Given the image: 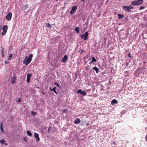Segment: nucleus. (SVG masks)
<instances>
[{
  "mask_svg": "<svg viewBox=\"0 0 147 147\" xmlns=\"http://www.w3.org/2000/svg\"><path fill=\"white\" fill-rule=\"evenodd\" d=\"M82 2H84L85 0H81Z\"/></svg>",
  "mask_w": 147,
  "mask_h": 147,
  "instance_id": "e433bc0d",
  "label": "nucleus"
},
{
  "mask_svg": "<svg viewBox=\"0 0 147 147\" xmlns=\"http://www.w3.org/2000/svg\"><path fill=\"white\" fill-rule=\"evenodd\" d=\"M12 16V13L11 12H9L6 17V19L7 21H10L11 19Z\"/></svg>",
  "mask_w": 147,
  "mask_h": 147,
  "instance_id": "0eeeda50",
  "label": "nucleus"
},
{
  "mask_svg": "<svg viewBox=\"0 0 147 147\" xmlns=\"http://www.w3.org/2000/svg\"><path fill=\"white\" fill-rule=\"evenodd\" d=\"M23 140L24 141H26V140H27L25 138H24L23 139Z\"/></svg>",
  "mask_w": 147,
  "mask_h": 147,
  "instance_id": "2f4dec72",
  "label": "nucleus"
},
{
  "mask_svg": "<svg viewBox=\"0 0 147 147\" xmlns=\"http://www.w3.org/2000/svg\"><path fill=\"white\" fill-rule=\"evenodd\" d=\"M77 9V7L75 5L72 7V9L70 12V14L71 15H73L76 11Z\"/></svg>",
  "mask_w": 147,
  "mask_h": 147,
  "instance_id": "423d86ee",
  "label": "nucleus"
},
{
  "mask_svg": "<svg viewBox=\"0 0 147 147\" xmlns=\"http://www.w3.org/2000/svg\"><path fill=\"white\" fill-rule=\"evenodd\" d=\"M4 144H5V146H6L8 145V144L6 143H4Z\"/></svg>",
  "mask_w": 147,
  "mask_h": 147,
  "instance_id": "473e14b6",
  "label": "nucleus"
},
{
  "mask_svg": "<svg viewBox=\"0 0 147 147\" xmlns=\"http://www.w3.org/2000/svg\"><path fill=\"white\" fill-rule=\"evenodd\" d=\"M5 142V140L3 139H1L0 140V142L1 144H4Z\"/></svg>",
  "mask_w": 147,
  "mask_h": 147,
  "instance_id": "5701e85b",
  "label": "nucleus"
},
{
  "mask_svg": "<svg viewBox=\"0 0 147 147\" xmlns=\"http://www.w3.org/2000/svg\"><path fill=\"white\" fill-rule=\"evenodd\" d=\"M16 76H13L11 78V82L12 84H14L16 81Z\"/></svg>",
  "mask_w": 147,
  "mask_h": 147,
  "instance_id": "f8f14e48",
  "label": "nucleus"
},
{
  "mask_svg": "<svg viewBox=\"0 0 147 147\" xmlns=\"http://www.w3.org/2000/svg\"><path fill=\"white\" fill-rule=\"evenodd\" d=\"M96 60L94 57H92V61L90 62V63H91L94 62H96Z\"/></svg>",
  "mask_w": 147,
  "mask_h": 147,
  "instance_id": "4be33fe9",
  "label": "nucleus"
},
{
  "mask_svg": "<svg viewBox=\"0 0 147 147\" xmlns=\"http://www.w3.org/2000/svg\"><path fill=\"white\" fill-rule=\"evenodd\" d=\"M67 109H65L63 110V113H66L67 112Z\"/></svg>",
  "mask_w": 147,
  "mask_h": 147,
  "instance_id": "c85d7f7f",
  "label": "nucleus"
},
{
  "mask_svg": "<svg viewBox=\"0 0 147 147\" xmlns=\"http://www.w3.org/2000/svg\"><path fill=\"white\" fill-rule=\"evenodd\" d=\"M56 87H55L53 89H51V90L53 91L55 94H57L56 90Z\"/></svg>",
  "mask_w": 147,
  "mask_h": 147,
  "instance_id": "412c9836",
  "label": "nucleus"
},
{
  "mask_svg": "<svg viewBox=\"0 0 147 147\" xmlns=\"http://www.w3.org/2000/svg\"><path fill=\"white\" fill-rule=\"evenodd\" d=\"M133 7L131 5H130L129 6H123V8L124 10L127 12H131L130 9H132L133 8Z\"/></svg>",
  "mask_w": 147,
  "mask_h": 147,
  "instance_id": "f03ea898",
  "label": "nucleus"
},
{
  "mask_svg": "<svg viewBox=\"0 0 147 147\" xmlns=\"http://www.w3.org/2000/svg\"><path fill=\"white\" fill-rule=\"evenodd\" d=\"M113 144H116V143L115 142H113Z\"/></svg>",
  "mask_w": 147,
  "mask_h": 147,
  "instance_id": "c9c22d12",
  "label": "nucleus"
},
{
  "mask_svg": "<svg viewBox=\"0 0 147 147\" xmlns=\"http://www.w3.org/2000/svg\"><path fill=\"white\" fill-rule=\"evenodd\" d=\"M33 57V55L30 54L29 55L28 57H26L24 59L23 61V64H28L31 61L32 58Z\"/></svg>",
  "mask_w": 147,
  "mask_h": 147,
  "instance_id": "f257e3e1",
  "label": "nucleus"
},
{
  "mask_svg": "<svg viewBox=\"0 0 147 147\" xmlns=\"http://www.w3.org/2000/svg\"><path fill=\"white\" fill-rule=\"evenodd\" d=\"M128 57H130V58H131V54H130V53H129L128 54Z\"/></svg>",
  "mask_w": 147,
  "mask_h": 147,
  "instance_id": "cd10ccee",
  "label": "nucleus"
},
{
  "mask_svg": "<svg viewBox=\"0 0 147 147\" xmlns=\"http://www.w3.org/2000/svg\"><path fill=\"white\" fill-rule=\"evenodd\" d=\"M0 129L1 130V132L3 133L4 132V129L3 128V124H1L0 126Z\"/></svg>",
  "mask_w": 147,
  "mask_h": 147,
  "instance_id": "a211bd4d",
  "label": "nucleus"
},
{
  "mask_svg": "<svg viewBox=\"0 0 147 147\" xmlns=\"http://www.w3.org/2000/svg\"><path fill=\"white\" fill-rule=\"evenodd\" d=\"M93 69L96 71L97 73H98L99 69L97 67H93Z\"/></svg>",
  "mask_w": 147,
  "mask_h": 147,
  "instance_id": "f3484780",
  "label": "nucleus"
},
{
  "mask_svg": "<svg viewBox=\"0 0 147 147\" xmlns=\"http://www.w3.org/2000/svg\"><path fill=\"white\" fill-rule=\"evenodd\" d=\"M142 3V1L138 0L132 1L131 3V4L132 5L135 6L140 5Z\"/></svg>",
  "mask_w": 147,
  "mask_h": 147,
  "instance_id": "7ed1b4c3",
  "label": "nucleus"
},
{
  "mask_svg": "<svg viewBox=\"0 0 147 147\" xmlns=\"http://www.w3.org/2000/svg\"><path fill=\"white\" fill-rule=\"evenodd\" d=\"M81 122L80 119L78 118H76L74 121V123L75 124H79Z\"/></svg>",
  "mask_w": 147,
  "mask_h": 147,
  "instance_id": "ddd939ff",
  "label": "nucleus"
},
{
  "mask_svg": "<svg viewBox=\"0 0 147 147\" xmlns=\"http://www.w3.org/2000/svg\"><path fill=\"white\" fill-rule=\"evenodd\" d=\"M36 88H39V87H36Z\"/></svg>",
  "mask_w": 147,
  "mask_h": 147,
  "instance_id": "ea45409f",
  "label": "nucleus"
},
{
  "mask_svg": "<svg viewBox=\"0 0 147 147\" xmlns=\"http://www.w3.org/2000/svg\"><path fill=\"white\" fill-rule=\"evenodd\" d=\"M74 30L77 32L79 34L80 32V28L79 27H77L74 29Z\"/></svg>",
  "mask_w": 147,
  "mask_h": 147,
  "instance_id": "dca6fc26",
  "label": "nucleus"
},
{
  "mask_svg": "<svg viewBox=\"0 0 147 147\" xmlns=\"http://www.w3.org/2000/svg\"><path fill=\"white\" fill-rule=\"evenodd\" d=\"M12 54H10L9 55V56L8 57V60H9L11 59V58L12 57Z\"/></svg>",
  "mask_w": 147,
  "mask_h": 147,
  "instance_id": "393cba45",
  "label": "nucleus"
},
{
  "mask_svg": "<svg viewBox=\"0 0 147 147\" xmlns=\"http://www.w3.org/2000/svg\"><path fill=\"white\" fill-rule=\"evenodd\" d=\"M68 59V57L66 55H65L64 57L62 58L61 61L63 63H65Z\"/></svg>",
  "mask_w": 147,
  "mask_h": 147,
  "instance_id": "9d476101",
  "label": "nucleus"
},
{
  "mask_svg": "<svg viewBox=\"0 0 147 147\" xmlns=\"http://www.w3.org/2000/svg\"><path fill=\"white\" fill-rule=\"evenodd\" d=\"M31 113L32 115H35L36 114V112L32 111L31 112Z\"/></svg>",
  "mask_w": 147,
  "mask_h": 147,
  "instance_id": "a878e982",
  "label": "nucleus"
},
{
  "mask_svg": "<svg viewBox=\"0 0 147 147\" xmlns=\"http://www.w3.org/2000/svg\"><path fill=\"white\" fill-rule=\"evenodd\" d=\"M18 101H19V102H21V100L20 99H19Z\"/></svg>",
  "mask_w": 147,
  "mask_h": 147,
  "instance_id": "f704fd0d",
  "label": "nucleus"
},
{
  "mask_svg": "<svg viewBox=\"0 0 147 147\" xmlns=\"http://www.w3.org/2000/svg\"><path fill=\"white\" fill-rule=\"evenodd\" d=\"M27 134L29 136H31L32 134L30 131L29 130L27 131L26 132Z\"/></svg>",
  "mask_w": 147,
  "mask_h": 147,
  "instance_id": "aec40b11",
  "label": "nucleus"
},
{
  "mask_svg": "<svg viewBox=\"0 0 147 147\" xmlns=\"http://www.w3.org/2000/svg\"><path fill=\"white\" fill-rule=\"evenodd\" d=\"M4 49L3 48L2 49L1 51V56L2 57H3L4 56Z\"/></svg>",
  "mask_w": 147,
  "mask_h": 147,
  "instance_id": "6ab92c4d",
  "label": "nucleus"
},
{
  "mask_svg": "<svg viewBox=\"0 0 147 147\" xmlns=\"http://www.w3.org/2000/svg\"><path fill=\"white\" fill-rule=\"evenodd\" d=\"M32 76V75L31 74H28L27 75L26 81L27 83H29L30 82V78Z\"/></svg>",
  "mask_w": 147,
  "mask_h": 147,
  "instance_id": "9b49d317",
  "label": "nucleus"
},
{
  "mask_svg": "<svg viewBox=\"0 0 147 147\" xmlns=\"http://www.w3.org/2000/svg\"><path fill=\"white\" fill-rule=\"evenodd\" d=\"M88 125H89V124H88V123H87V124H86V125H87V126Z\"/></svg>",
  "mask_w": 147,
  "mask_h": 147,
  "instance_id": "4c0bfd02",
  "label": "nucleus"
},
{
  "mask_svg": "<svg viewBox=\"0 0 147 147\" xmlns=\"http://www.w3.org/2000/svg\"><path fill=\"white\" fill-rule=\"evenodd\" d=\"M117 101L116 99L113 100L111 102V104L112 105H114V104L117 103Z\"/></svg>",
  "mask_w": 147,
  "mask_h": 147,
  "instance_id": "2eb2a0df",
  "label": "nucleus"
},
{
  "mask_svg": "<svg viewBox=\"0 0 147 147\" xmlns=\"http://www.w3.org/2000/svg\"><path fill=\"white\" fill-rule=\"evenodd\" d=\"M117 15L118 16V19L119 20L122 19L124 17V15L123 14H121L119 13Z\"/></svg>",
  "mask_w": 147,
  "mask_h": 147,
  "instance_id": "4468645a",
  "label": "nucleus"
},
{
  "mask_svg": "<svg viewBox=\"0 0 147 147\" xmlns=\"http://www.w3.org/2000/svg\"><path fill=\"white\" fill-rule=\"evenodd\" d=\"M77 92L78 94L80 93L82 94L83 96H85L86 95V92L85 91H82V90L81 89H79L78 90Z\"/></svg>",
  "mask_w": 147,
  "mask_h": 147,
  "instance_id": "6e6552de",
  "label": "nucleus"
},
{
  "mask_svg": "<svg viewBox=\"0 0 147 147\" xmlns=\"http://www.w3.org/2000/svg\"><path fill=\"white\" fill-rule=\"evenodd\" d=\"M1 28L0 29V30H1Z\"/></svg>",
  "mask_w": 147,
  "mask_h": 147,
  "instance_id": "a19ab883",
  "label": "nucleus"
},
{
  "mask_svg": "<svg viewBox=\"0 0 147 147\" xmlns=\"http://www.w3.org/2000/svg\"><path fill=\"white\" fill-rule=\"evenodd\" d=\"M42 94H45V93H44V92H42Z\"/></svg>",
  "mask_w": 147,
  "mask_h": 147,
  "instance_id": "58836bf2",
  "label": "nucleus"
},
{
  "mask_svg": "<svg viewBox=\"0 0 147 147\" xmlns=\"http://www.w3.org/2000/svg\"><path fill=\"white\" fill-rule=\"evenodd\" d=\"M34 137L36 139V141L37 142H39L40 140V138L39 137V135L38 134L36 133H34Z\"/></svg>",
  "mask_w": 147,
  "mask_h": 147,
  "instance_id": "1a4fd4ad",
  "label": "nucleus"
},
{
  "mask_svg": "<svg viewBox=\"0 0 147 147\" xmlns=\"http://www.w3.org/2000/svg\"><path fill=\"white\" fill-rule=\"evenodd\" d=\"M145 8V7L144 6H141L140 7L139 9L140 10H142Z\"/></svg>",
  "mask_w": 147,
  "mask_h": 147,
  "instance_id": "bb28decb",
  "label": "nucleus"
},
{
  "mask_svg": "<svg viewBox=\"0 0 147 147\" xmlns=\"http://www.w3.org/2000/svg\"><path fill=\"white\" fill-rule=\"evenodd\" d=\"M82 51L80 53L81 54H82L84 51L82 49Z\"/></svg>",
  "mask_w": 147,
  "mask_h": 147,
  "instance_id": "72a5a7b5",
  "label": "nucleus"
},
{
  "mask_svg": "<svg viewBox=\"0 0 147 147\" xmlns=\"http://www.w3.org/2000/svg\"><path fill=\"white\" fill-rule=\"evenodd\" d=\"M47 26L49 27L50 29H51L52 26L49 23H47L46 24Z\"/></svg>",
  "mask_w": 147,
  "mask_h": 147,
  "instance_id": "b1692460",
  "label": "nucleus"
},
{
  "mask_svg": "<svg viewBox=\"0 0 147 147\" xmlns=\"http://www.w3.org/2000/svg\"><path fill=\"white\" fill-rule=\"evenodd\" d=\"M51 128V127L50 126H49V128H48V132H50Z\"/></svg>",
  "mask_w": 147,
  "mask_h": 147,
  "instance_id": "7c9ffc66",
  "label": "nucleus"
},
{
  "mask_svg": "<svg viewBox=\"0 0 147 147\" xmlns=\"http://www.w3.org/2000/svg\"><path fill=\"white\" fill-rule=\"evenodd\" d=\"M88 31L85 32L84 34H81V38L83 39L84 40H86L88 39Z\"/></svg>",
  "mask_w": 147,
  "mask_h": 147,
  "instance_id": "20e7f679",
  "label": "nucleus"
},
{
  "mask_svg": "<svg viewBox=\"0 0 147 147\" xmlns=\"http://www.w3.org/2000/svg\"><path fill=\"white\" fill-rule=\"evenodd\" d=\"M55 85H56L58 87H59V88L60 87V86L58 83H55Z\"/></svg>",
  "mask_w": 147,
  "mask_h": 147,
  "instance_id": "c756f323",
  "label": "nucleus"
},
{
  "mask_svg": "<svg viewBox=\"0 0 147 147\" xmlns=\"http://www.w3.org/2000/svg\"><path fill=\"white\" fill-rule=\"evenodd\" d=\"M8 27L7 25H5L3 28V32H2L1 34L2 36L4 35L7 32Z\"/></svg>",
  "mask_w": 147,
  "mask_h": 147,
  "instance_id": "39448f33",
  "label": "nucleus"
}]
</instances>
